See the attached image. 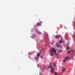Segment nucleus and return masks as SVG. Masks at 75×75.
<instances>
[{
  "instance_id": "nucleus-1",
  "label": "nucleus",
  "mask_w": 75,
  "mask_h": 75,
  "mask_svg": "<svg viewBox=\"0 0 75 75\" xmlns=\"http://www.w3.org/2000/svg\"><path fill=\"white\" fill-rule=\"evenodd\" d=\"M50 52L51 53V56H53L54 52V54H56V53H57V51H56V49L55 48H52L51 50H50Z\"/></svg>"
},
{
  "instance_id": "nucleus-2",
  "label": "nucleus",
  "mask_w": 75,
  "mask_h": 75,
  "mask_svg": "<svg viewBox=\"0 0 75 75\" xmlns=\"http://www.w3.org/2000/svg\"><path fill=\"white\" fill-rule=\"evenodd\" d=\"M51 65H52L51 64L50 65V66H49L48 67L49 68H51L50 71L51 72V73H52V74H53L54 72V68H52V67L51 66Z\"/></svg>"
},
{
  "instance_id": "nucleus-3",
  "label": "nucleus",
  "mask_w": 75,
  "mask_h": 75,
  "mask_svg": "<svg viewBox=\"0 0 75 75\" xmlns=\"http://www.w3.org/2000/svg\"><path fill=\"white\" fill-rule=\"evenodd\" d=\"M35 30L36 31V32L38 34H42V33L40 32L39 31H38V29H35Z\"/></svg>"
},
{
  "instance_id": "nucleus-4",
  "label": "nucleus",
  "mask_w": 75,
  "mask_h": 75,
  "mask_svg": "<svg viewBox=\"0 0 75 75\" xmlns=\"http://www.w3.org/2000/svg\"><path fill=\"white\" fill-rule=\"evenodd\" d=\"M42 22H40L39 23H36V25H39V26H41V23H42Z\"/></svg>"
},
{
  "instance_id": "nucleus-5",
  "label": "nucleus",
  "mask_w": 75,
  "mask_h": 75,
  "mask_svg": "<svg viewBox=\"0 0 75 75\" xmlns=\"http://www.w3.org/2000/svg\"><path fill=\"white\" fill-rule=\"evenodd\" d=\"M68 57H65V59L63 60V62H65V61H67V60H68Z\"/></svg>"
},
{
  "instance_id": "nucleus-6",
  "label": "nucleus",
  "mask_w": 75,
  "mask_h": 75,
  "mask_svg": "<svg viewBox=\"0 0 75 75\" xmlns=\"http://www.w3.org/2000/svg\"><path fill=\"white\" fill-rule=\"evenodd\" d=\"M57 48H59V47H60V45H59L57 43Z\"/></svg>"
},
{
  "instance_id": "nucleus-7",
  "label": "nucleus",
  "mask_w": 75,
  "mask_h": 75,
  "mask_svg": "<svg viewBox=\"0 0 75 75\" xmlns=\"http://www.w3.org/2000/svg\"><path fill=\"white\" fill-rule=\"evenodd\" d=\"M60 37V35H57V38H59Z\"/></svg>"
},
{
  "instance_id": "nucleus-8",
  "label": "nucleus",
  "mask_w": 75,
  "mask_h": 75,
  "mask_svg": "<svg viewBox=\"0 0 75 75\" xmlns=\"http://www.w3.org/2000/svg\"><path fill=\"white\" fill-rule=\"evenodd\" d=\"M65 69H62V72H63L64 71H65Z\"/></svg>"
},
{
  "instance_id": "nucleus-9",
  "label": "nucleus",
  "mask_w": 75,
  "mask_h": 75,
  "mask_svg": "<svg viewBox=\"0 0 75 75\" xmlns=\"http://www.w3.org/2000/svg\"><path fill=\"white\" fill-rule=\"evenodd\" d=\"M59 42V43H62V40H61Z\"/></svg>"
},
{
  "instance_id": "nucleus-10",
  "label": "nucleus",
  "mask_w": 75,
  "mask_h": 75,
  "mask_svg": "<svg viewBox=\"0 0 75 75\" xmlns=\"http://www.w3.org/2000/svg\"><path fill=\"white\" fill-rule=\"evenodd\" d=\"M40 53H38L37 54V57H40Z\"/></svg>"
},
{
  "instance_id": "nucleus-11",
  "label": "nucleus",
  "mask_w": 75,
  "mask_h": 75,
  "mask_svg": "<svg viewBox=\"0 0 75 75\" xmlns=\"http://www.w3.org/2000/svg\"><path fill=\"white\" fill-rule=\"evenodd\" d=\"M69 48H70L69 47H68L66 48V50H69Z\"/></svg>"
},
{
  "instance_id": "nucleus-12",
  "label": "nucleus",
  "mask_w": 75,
  "mask_h": 75,
  "mask_svg": "<svg viewBox=\"0 0 75 75\" xmlns=\"http://www.w3.org/2000/svg\"><path fill=\"white\" fill-rule=\"evenodd\" d=\"M71 52V51H69V52H68V54H69Z\"/></svg>"
},
{
  "instance_id": "nucleus-13",
  "label": "nucleus",
  "mask_w": 75,
  "mask_h": 75,
  "mask_svg": "<svg viewBox=\"0 0 75 75\" xmlns=\"http://www.w3.org/2000/svg\"><path fill=\"white\" fill-rule=\"evenodd\" d=\"M55 63H54V67H55Z\"/></svg>"
},
{
  "instance_id": "nucleus-14",
  "label": "nucleus",
  "mask_w": 75,
  "mask_h": 75,
  "mask_svg": "<svg viewBox=\"0 0 75 75\" xmlns=\"http://www.w3.org/2000/svg\"><path fill=\"white\" fill-rule=\"evenodd\" d=\"M35 59H37V57H36L35 58Z\"/></svg>"
},
{
  "instance_id": "nucleus-15",
  "label": "nucleus",
  "mask_w": 75,
  "mask_h": 75,
  "mask_svg": "<svg viewBox=\"0 0 75 75\" xmlns=\"http://www.w3.org/2000/svg\"><path fill=\"white\" fill-rule=\"evenodd\" d=\"M40 58L42 59V56H40Z\"/></svg>"
},
{
  "instance_id": "nucleus-16",
  "label": "nucleus",
  "mask_w": 75,
  "mask_h": 75,
  "mask_svg": "<svg viewBox=\"0 0 75 75\" xmlns=\"http://www.w3.org/2000/svg\"><path fill=\"white\" fill-rule=\"evenodd\" d=\"M54 74H55V75H56V74H57V72L54 73Z\"/></svg>"
},
{
  "instance_id": "nucleus-17",
  "label": "nucleus",
  "mask_w": 75,
  "mask_h": 75,
  "mask_svg": "<svg viewBox=\"0 0 75 75\" xmlns=\"http://www.w3.org/2000/svg\"><path fill=\"white\" fill-rule=\"evenodd\" d=\"M55 38H57V36L55 37Z\"/></svg>"
}]
</instances>
